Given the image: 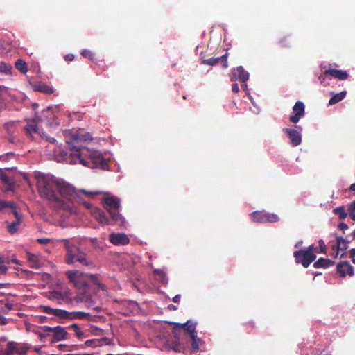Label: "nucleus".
Returning a JSON list of instances; mask_svg holds the SVG:
<instances>
[{
    "mask_svg": "<svg viewBox=\"0 0 355 355\" xmlns=\"http://www.w3.org/2000/svg\"><path fill=\"white\" fill-rule=\"evenodd\" d=\"M37 186L42 197L46 198L51 206L73 211L75 203L80 200V194L96 195L100 191L87 192L85 190L77 191L71 184L44 175L37 179Z\"/></svg>",
    "mask_w": 355,
    "mask_h": 355,
    "instance_id": "nucleus-1",
    "label": "nucleus"
},
{
    "mask_svg": "<svg viewBox=\"0 0 355 355\" xmlns=\"http://www.w3.org/2000/svg\"><path fill=\"white\" fill-rule=\"evenodd\" d=\"M55 159L58 162L65 161L72 164H80L92 168L101 167L105 169L107 166L106 160L99 151L74 144L70 146L69 153L60 147L56 148Z\"/></svg>",
    "mask_w": 355,
    "mask_h": 355,
    "instance_id": "nucleus-2",
    "label": "nucleus"
},
{
    "mask_svg": "<svg viewBox=\"0 0 355 355\" xmlns=\"http://www.w3.org/2000/svg\"><path fill=\"white\" fill-rule=\"evenodd\" d=\"M50 298L57 300L60 304L67 305L69 308H74L79 303H84L87 309L98 310L99 307L96 305V302L90 295L83 293L76 294L73 296L70 289L67 286H62L54 290L50 293Z\"/></svg>",
    "mask_w": 355,
    "mask_h": 355,
    "instance_id": "nucleus-3",
    "label": "nucleus"
},
{
    "mask_svg": "<svg viewBox=\"0 0 355 355\" xmlns=\"http://www.w3.org/2000/svg\"><path fill=\"white\" fill-rule=\"evenodd\" d=\"M66 275L69 282L77 290V294L89 295L88 290L90 282L96 285L101 290H105V286L101 283L99 277L96 275L85 273L77 270L67 271Z\"/></svg>",
    "mask_w": 355,
    "mask_h": 355,
    "instance_id": "nucleus-4",
    "label": "nucleus"
},
{
    "mask_svg": "<svg viewBox=\"0 0 355 355\" xmlns=\"http://www.w3.org/2000/svg\"><path fill=\"white\" fill-rule=\"evenodd\" d=\"M102 202L105 209L110 214L112 224H115L120 227L124 226L125 223V218L119 214L121 207L120 199L107 194L103 198Z\"/></svg>",
    "mask_w": 355,
    "mask_h": 355,
    "instance_id": "nucleus-5",
    "label": "nucleus"
},
{
    "mask_svg": "<svg viewBox=\"0 0 355 355\" xmlns=\"http://www.w3.org/2000/svg\"><path fill=\"white\" fill-rule=\"evenodd\" d=\"M63 242L67 248L66 261L68 264L79 263L90 268L94 267L93 263L88 259L84 252L76 246L70 245L69 240L63 239Z\"/></svg>",
    "mask_w": 355,
    "mask_h": 355,
    "instance_id": "nucleus-6",
    "label": "nucleus"
},
{
    "mask_svg": "<svg viewBox=\"0 0 355 355\" xmlns=\"http://www.w3.org/2000/svg\"><path fill=\"white\" fill-rule=\"evenodd\" d=\"M6 207L11 208L12 212L15 216V221L12 223L7 222V229L8 232L11 234H14L17 231L18 227L21 223L22 216L17 212L16 209V203L12 201L0 200V210H2Z\"/></svg>",
    "mask_w": 355,
    "mask_h": 355,
    "instance_id": "nucleus-7",
    "label": "nucleus"
},
{
    "mask_svg": "<svg viewBox=\"0 0 355 355\" xmlns=\"http://www.w3.org/2000/svg\"><path fill=\"white\" fill-rule=\"evenodd\" d=\"M29 349L26 343L8 342L5 348L0 349V355H26Z\"/></svg>",
    "mask_w": 355,
    "mask_h": 355,
    "instance_id": "nucleus-8",
    "label": "nucleus"
},
{
    "mask_svg": "<svg viewBox=\"0 0 355 355\" xmlns=\"http://www.w3.org/2000/svg\"><path fill=\"white\" fill-rule=\"evenodd\" d=\"M40 120V119L37 117L33 120H28L27 121V125L24 127L26 135L33 138V133L38 134L42 139L51 144H54L56 141L55 138L50 137L43 132H40V128L38 127V122Z\"/></svg>",
    "mask_w": 355,
    "mask_h": 355,
    "instance_id": "nucleus-9",
    "label": "nucleus"
},
{
    "mask_svg": "<svg viewBox=\"0 0 355 355\" xmlns=\"http://www.w3.org/2000/svg\"><path fill=\"white\" fill-rule=\"evenodd\" d=\"M44 330L46 331V334H50L52 337L53 343L65 340L69 338V334L66 329L61 326L53 327L44 326Z\"/></svg>",
    "mask_w": 355,
    "mask_h": 355,
    "instance_id": "nucleus-10",
    "label": "nucleus"
},
{
    "mask_svg": "<svg viewBox=\"0 0 355 355\" xmlns=\"http://www.w3.org/2000/svg\"><path fill=\"white\" fill-rule=\"evenodd\" d=\"M348 77V73L345 71L336 70L329 68L326 70L324 73H321L318 79L322 84L328 85L329 84V80L331 78H337L339 80H345Z\"/></svg>",
    "mask_w": 355,
    "mask_h": 355,
    "instance_id": "nucleus-11",
    "label": "nucleus"
},
{
    "mask_svg": "<svg viewBox=\"0 0 355 355\" xmlns=\"http://www.w3.org/2000/svg\"><path fill=\"white\" fill-rule=\"evenodd\" d=\"M296 262L301 263L304 268H307L316 258L313 252L301 250L294 252Z\"/></svg>",
    "mask_w": 355,
    "mask_h": 355,
    "instance_id": "nucleus-12",
    "label": "nucleus"
},
{
    "mask_svg": "<svg viewBox=\"0 0 355 355\" xmlns=\"http://www.w3.org/2000/svg\"><path fill=\"white\" fill-rule=\"evenodd\" d=\"M283 131L286 134L290 139V144L293 146H297L302 143V131L301 126H295V128H285Z\"/></svg>",
    "mask_w": 355,
    "mask_h": 355,
    "instance_id": "nucleus-13",
    "label": "nucleus"
},
{
    "mask_svg": "<svg viewBox=\"0 0 355 355\" xmlns=\"http://www.w3.org/2000/svg\"><path fill=\"white\" fill-rule=\"evenodd\" d=\"M230 76L231 81L239 80L242 83L241 87L245 90L248 89L246 81L249 78V73L243 70V68H234Z\"/></svg>",
    "mask_w": 355,
    "mask_h": 355,
    "instance_id": "nucleus-14",
    "label": "nucleus"
},
{
    "mask_svg": "<svg viewBox=\"0 0 355 355\" xmlns=\"http://www.w3.org/2000/svg\"><path fill=\"white\" fill-rule=\"evenodd\" d=\"M252 219L253 221L259 223H275L279 220V217L274 214L257 211L252 214Z\"/></svg>",
    "mask_w": 355,
    "mask_h": 355,
    "instance_id": "nucleus-15",
    "label": "nucleus"
},
{
    "mask_svg": "<svg viewBox=\"0 0 355 355\" xmlns=\"http://www.w3.org/2000/svg\"><path fill=\"white\" fill-rule=\"evenodd\" d=\"M293 114L290 116L289 120L293 123H297L304 116V104L302 101L296 102L293 107Z\"/></svg>",
    "mask_w": 355,
    "mask_h": 355,
    "instance_id": "nucleus-16",
    "label": "nucleus"
},
{
    "mask_svg": "<svg viewBox=\"0 0 355 355\" xmlns=\"http://www.w3.org/2000/svg\"><path fill=\"white\" fill-rule=\"evenodd\" d=\"M202 64L206 65H218V67H227V53L218 57H211L208 59H203Z\"/></svg>",
    "mask_w": 355,
    "mask_h": 355,
    "instance_id": "nucleus-17",
    "label": "nucleus"
},
{
    "mask_svg": "<svg viewBox=\"0 0 355 355\" xmlns=\"http://www.w3.org/2000/svg\"><path fill=\"white\" fill-rule=\"evenodd\" d=\"M89 316L90 314L85 311H68L66 310H62L61 319L84 320L87 319Z\"/></svg>",
    "mask_w": 355,
    "mask_h": 355,
    "instance_id": "nucleus-18",
    "label": "nucleus"
},
{
    "mask_svg": "<svg viewBox=\"0 0 355 355\" xmlns=\"http://www.w3.org/2000/svg\"><path fill=\"white\" fill-rule=\"evenodd\" d=\"M90 212L92 215L101 224H109L111 223V218L109 219L105 212L97 207H90Z\"/></svg>",
    "mask_w": 355,
    "mask_h": 355,
    "instance_id": "nucleus-19",
    "label": "nucleus"
},
{
    "mask_svg": "<svg viewBox=\"0 0 355 355\" xmlns=\"http://www.w3.org/2000/svg\"><path fill=\"white\" fill-rule=\"evenodd\" d=\"M337 271L341 277H345L347 275H354V268L347 261L339 263L337 265Z\"/></svg>",
    "mask_w": 355,
    "mask_h": 355,
    "instance_id": "nucleus-20",
    "label": "nucleus"
},
{
    "mask_svg": "<svg viewBox=\"0 0 355 355\" xmlns=\"http://www.w3.org/2000/svg\"><path fill=\"white\" fill-rule=\"evenodd\" d=\"M12 309V304L0 301V325H5L8 323V319L3 315L7 314Z\"/></svg>",
    "mask_w": 355,
    "mask_h": 355,
    "instance_id": "nucleus-21",
    "label": "nucleus"
},
{
    "mask_svg": "<svg viewBox=\"0 0 355 355\" xmlns=\"http://www.w3.org/2000/svg\"><path fill=\"white\" fill-rule=\"evenodd\" d=\"M110 241L114 245H125L129 243V238L125 234L112 233L110 235Z\"/></svg>",
    "mask_w": 355,
    "mask_h": 355,
    "instance_id": "nucleus-22",
    "label": "nucleus"
},
{
    "mask_svg": "<svg viewBox=\"0 0 355 355\" xmlns=\"http://www.w3.org/2000/svg\"><path fill=\"white\" fill-rule=\"evenodd\" d=\"M349 241L342 236L336 237V243L332 245L333 250H336L334 257H337L339 250H345L348 247Z\"/></svg>",
    "mask_w": 355,
    "mask_h": 355,
    "instance_id": "nucleus-23",
    "label": "nucleus"
},
{
    "mask_svg": "<svg viewBox=\"0 0 355 355\" xmlns=\"http://www.w3.org/2000/svg\"><path fill=\"white\" fill-rule=\"evenodd\" d=\"M26 257L31 268H40L43 265L42 259L39 255L27 252Z\"/></svg>",
    "mask_w": 355,
    "mask_h": 355,
    "instance_id": "nucleus-24",
    "label": "nucleus"
},
{
    "mask_svg": "<svg viewBox=\"0 0 355 355\" xmlns=\"http://www.w3.org/2000/svg\"><path fill=\"white\" fill-rule=\"evenodd\" d=\"M65 137L70 136L75 142L78 143L79 141H88L92 140V138L89 133L85 134H72L71 130L65 131Z\"/></svg>",
    "mask_w": 355,
    "mask_h": 355,
    "instance_id": "nucleus-25",
    "label": "nucleus"
},
{
    "mask_svg": "<svg viewBox=\"0 0 355 355\" xmlns=\"http://www.w3.org/2000/svg\"><path fill=\"white\" fill-rule=\"evenodd\" d=\"M181 326L184 330L189 333L191 338H197V332L196 331V323L188 320L184 324H177Z\"/></svg>",
    "mask_w": 355,
    "mask_h": 355,
    "instance_id": "nucleus-26",
    "label": "nucleus"
},
{
    "mask_svg": "<svg viewBox=\"0 0 355 355\" xmlns=\"http://www.w3.org/2000/svg\"><path fill=\"white\" fill-rule=\"evenodd\" d=\"M334 264V261L329 259L320 258L314 263L313 266L315 268H328L333 266Z\"/></svg>",
    "mask_w": 355,
    "mask_h": 355,
    "instance_id": "nucleus-27",
    "label": "nucleus"
},
{
    "mask_svg": "<svg viewBox=\"0 0 355 355\" xmlns=\"http://www.w3.org/2000/svg\"><path fill=\"white\" fill-rule=\"evenodd\" d=\"M42 309H43L44 312L49 315H53L57 316L60 318H62L63 309H53L49 306H44L42 307Z\"/></svg>",
    "mask_w": 355,
    "mask_h": 355,
    "instance_id": "nucleus-28",
    "label": "nucleus"
},
{
    "mask_svg": "<svg viewBox=\"0 0 355 355\" xmlns=\"http://www.w3.org/2000/svg\"><path fill=\"white\" fill-rule=\"evenodd\" d=\"M333 212L338 215L340 220H344L349 215V211H346L344 206H339L333 209Z\"/></svg>",
    "mask_w": 355,
    "mask_h": 355,
    "instance_id": "nucleus-29",
    "label": "nucleus"
},
{
    "mask_svg": "<svg viewBox=\"0 0 355 355\" xmlns=\"http://www.w3.org/2000/svg\"><path fill=\"white\" fill-rule=\"evenodd\" d=\"M5 127L7 130V132L10 135L9 141L11 143H14L15 141V138L12 136V134L15 132L16 129V123L14 122H10L5 125Z\"/></svg>",
    "mask_w": 355,
    "mask_h": 355,
    "instance_id": "nucleus-30",
    "label": "nucleus"
},
{
    "mask_svg": "<svg viewBox=\"0 0 355 355\" xmlns=\"http://www.w3.org/2000/svg\"><path fill=\"white\" fill-rule=\"evenodd\" d=\"M345 95H346L345 91H343L340 93L334 94L332 96V97L330 98V100L329 101V104L334 105V104H336V103L340 102L345 97Z\"/></svg>",
    "mask_w": 355,
    "mask_h": 355,
    "instance_id": "nucleus-31",
    "label": "nucleus"
},
{
    "mask_svg": "<svg viewBox=\"0 0 355 355\" xmlns=\"http://www.w3.org/2000/svg\"><path fill=\"white\" fill-rule=\"evenodd\" d=\"M69 329L73 330L75 335L79 338L82 339L85 338V332L81 330V329L76 324H73L69 327Z\"/></svg>",
    "mask_w": 355,
    "mask_h": 355,
    "instance_id": "nucleus-32",
    "label": "nucleus"
},
{
    "mask_svg": "<svg viewBox=\"0 0 355 355\" xmlns=\"http://www.w3.org/2000/svg\"><path fill=\"white\" fill-rule=\"evenodd\" d=\"M0 179L2 180L3 183H5L8 186L9 189H12L14 184V181L10 177L6 175L4 172H1Z\"/></svg>",
    "mask_w": 355,
    "mask_h": 355,
    "instance_id": "nucleus-33",
    "label": "nucleus"
},
{
    "mask_svg": "<svg viewBox=\"0 0 355 355\" xmlns=\"http://www.w3.org/2000/svg\"><path fill=\"white\" fill-rule=\"evenodd\" d=\"M35 88L37 90L45 94H52L53 92V88L44 83H38L35 85Z\"/></svg>",
    "mask_w": 355,
    "mask_h": 355,
    "instance_id": "nucleus-34",
    "label": "nucleus"
},
{
    "mask_svg": "<svg viewBox=\"0 0 355 355\" xmlns=\"http://www.w3.org/2000/svg\"><path fill=\"white\" fill-rule=\"evenodd\" d=\"M154 274L157 277V279L162 283V284H166L167 283V279L166 277V275L164 272L159 269H156L154 270Z\"/></svg>",
    "mask_w": 355,
    "mask_h": 355,
    "instance_id": "nucleus-35",
    "label": "nucleus"
},
{
    "mask_svg": "<svg viewBox=\"0 0 355 355\" xmlns=\"http://www.w3.org/2000/svg\"><path fill=\"white\" fill-rule=\"evenodd\" d=\"M10 49V44L0 40V54H4Z\"/></svg>",
    "mask_w": 355,
    "mask_h": 355,
    "instance_id": "nucleus-36",
    "label": "nucleus"
},
{
    "mask_svg": "<svg viewBox=\"0 0 355 355\" xmlns=\"http://www.w3.org/2000/svg\"><path fill=\"white\" fill-rule=\"evenodd\" d=\"M81 55L90 60H95V54L89 49H83L81 52Z\"/></svg>",
    "mask_w": 355,
    "mask_h": 355,
    "instance_id": "nucleus-37",
    "label": "nucleus"
},
{
    "mask_svg": "<svg viewBox=\"0 0 355 355\" xmlns=\"http://www.w3.org/2000/svg\"><path fill=\"white\" fill-rule=\"evenodd\" d=\"M349 216L355 221V200L352 201L348 207Z\"/></svg>",
    "mask_w": 355,
    "mask_h": 355,
    "instance_id": "nucleus-38",
    "label": "nucleus"
},
{
    "mask_svg": "<svg viewBox=\"0 0 355 355\" xmlns=\"http://www.w3.org/2000/svg\"><path fill=\"white\" fill-rule=\"evenodd\" d=\"M8 267L4 260L0 258V274H4L6 272Z\"/></svg>",
    "mask_w": 355,
    "mask_h": 355,
    "instance_id": "nucleus-39",
    "label": "nucleus"
},
{
    "mask_svg": "<svg viewBox=\"0 0 355 355\" xmlns=\"http://www.w3.org/2000/svg\"><path fill=\"white\" fill-rule=\"evenodd\" d=\"M279 43L281 44L282 46H284V47H288V46H289V44H290L288 38L287 37H284L282 39H280Z\"/></svg>",
    "mask_w": 355,
    "mask_h": 355,
    "instance_id": "nucleus-40",
    "label": "nucleus"
},
{
    "mask_svg": "<svg viewBox=\"0 0 355 355\" xmlns=\"http://www.w3.org/2000/svg\"><path fill=\"white\" fill-rule=\"evenodd\" d=\"M26 62L23 59L19 58L15 62V67H26Z\"/></svg>",
    "mask_w": 355,
    "mask_h": 355,
    "instance_id": "nucleus-41",
    "label": "nucleus"
},
{
    "mask_svg": "<svg viewBox=\"0 0 355 355\" xmlns=\"http://www.w3.org/2000/svg\"><path fill=\"white\" fill-rule=\"evenodd\" d=\"M58 348L63 352H69L71 351V346L64 344H60L58 345Z\"/></svg>",
    "mask_w": 355,
    "mask_h": 355,
    "instance_id": "nucleus-42",
    "label": "nucleus"
},
{
    "mask_svg": "<svg viewBox=\"0 0 355 355\" xmlns=\"http://www.w3.org/2000/svg\"><path fill=\"white\" fill-rule=\"evenodd\" d=\"M319 246H320V251L319 252L322 253L325 252L326 250V245L322 239L319 240L318 241Z\"/></svg>",
    "mask_w": 355,
    "mask_h": 355,
    "instance_id": "nucleus-43",
    "label": "nucleus"
},
{
    "mask_svg": "<svg viewBox=\"0 0 355 355\" xmlns=\"http://www.w3.org/2000/svg\"><path fill=\"white\" fill-rule=\"evenodd\" d=\"M46 120H47V123H49V125L50 126L57 125L59 124L57 118H55L54 116L52 118V121H51V119H48Z\"/></svg>",
    "mask_w": 355,
    "mask_h": 355,
    "instance_id": "nucleus-44",
    "label": "nucleus"
},
{
    "mask_svg": "<svg viewBox=\"0 0 355 355\" xmlns=\"http://www.w3.org/2000/svg\"><path fill=\"white\" fill-rule=\"evenodd\" d=\"M36 334H38L41 340L48 336H50V334H46V331L44 330V327H42V331H36Z\"/></svg>",
    "mask_w": 355,
    "mask_h": 355,
    "instance_id": "nucleus-45",
    "label": "nucleus"
},
{
    "mask_svg": "<svg viewBox=\"0 0 355 355\" xmlns=\"http://www.w3.org/2000/svg\"><path fill=\"white\" fill-rule=\"evenodd\" d=\"M352 261L355 264V248H352L349 252Z\"/></svg>",
    "mask_w": 355,
    "mask_h": 355,
    "instance_id": "nucleus-46",
    "label": "nucleus"
},
{
    "mask_svg": "<svg viewBox=\"0 0 355 355\" xmlns=\"http://www.w3.org/2000/svg\"><path fill=\"white\" fill-rule=\"evenodd\" d=\"M192 343L191 346L193 349H198V343L197 342V338H191Z\"/></svg>",
    "mask_w": 355,
    "mask_h": 355,
    "instance_id": "nucleus-47",
    "label": "nucleus"
},
{
    "mask_svg": "<svg viewBox=\"0 0 355 355\" xmlns=\"http://www.w3.org/2000/svg\"><path fill=\"white\" fill-rule=\"evenodd\" d=\"M97 343L96 340H88L85 342V344L88 347H95L96 343Z\"/></svg>",
    "mask_w": 355,
    "mask_h": 355,
    "instance_id": "nucleus-48",
    "label": "nucleus"
},
{
    "mask_svg": "<svg viewBox=\"0 0 355 355\" xmlns=\"http://www.w3.org/2000/svg\"><path fill=\"white\" fill-rule=\"evenodd\" d=\"M305 250L310 251V252H313L314 253L315 252H318V253L319 252V250H318V248L316 247H315L314 245H311Z\"/></svg>",
    "mask_w": 355,
    "mask_h": 355,
    "instance_id": "nucleus-49",
    "label": "nucleus"
},
{
    "mask_svg": "<svg viewBox=\"0 0 355 355\" xmlns=\"http://www.w3.org/2000/svg\"><path fill=\"white\" fill-rule=\"evenodd\" d=\"M12 68H0V72L5 74H10Z\"/></svg>",
    "mask_w": 355,
    "mask_h": 355,
    "instance_id": "nucleus-50",
    "label": "nucleus"
},
{
    "mask_svg": "<svg viewBox=\"0 0 355 355\" xmlns=\"http://www.w3.org/2000/svg\"><path fill=\"white\" fill-rule=\"evenodd\" d=\"M338 229L344 231L348 229V225L346 223H341L338 224Z\"/></svg>",
    "mask_w": 355,
    "mask_h": 355,
    "instance_id": "nucleus-51",
    "label": "nucleus"
},
{
    "mask_svg": "<svg viewBox=\"0 0 355 355\" xmlns=\"http://www.w3.org/2000/svg\"><path fill=\"white\" fill-rule=\"evenodd\" d=\"M232 92L234 93H238L239 91V87L237 83H233L232 85Z\"/></svg>",
    "mask_w": 355,
    "mask_h": 355,
    "instance_id": "nucleus-52",
    "label": "nucleus"
},
{
    "mask_svg": "<svg viewBox=\"0 0 355 355\" xmlns=\"http://www.w3.org/2000/svg\"><path fill=\"white\" fill-rule=\"evenodd\" d=\"M74 59V55L73 54H67L64 56V60L66 61H72Z\"/></svg>",
    "mask_w": 355,
    "mask_h": 355,
    "instance_id": "nucleus-53",
    "label": "nucleus"
},
{
    "mask_svg": "<svg viewBox=\"0 0 355 355\" xmlns=\"http://www.w3.org/2000/svg\"><path fill=\"white\" fill-rule=\"evenodd\" d=\"M37 241L39 243H40L42 244H46L50 241V239H38Z\"/></svg>",
    "mask_w": 355,
    "mask_h": 355,
    "instance_id": "nucleus-54",
    "label": "nucleus"
},
{
    "mask_svg": "<svg viewBox=\"0 0 355 355\" xmlns=\"http://www.w3.org/2000/svg\"><path fill=\"white\" fill-rule=\"evenodd\" d=\"M180 299H181V295H180V294H178V295H176L173 298V302H175V303H178V302H180Z\"/></svg>",
    "mask_w": 355,
    "mask_h": 355,
    "instance_id": "nucleus-55",
    "label": "nucleus"
},
{
    "mask_svg": "<svg viewBox=\"0 0 355 355\" xmlns=\"http://www.w3.org/2000/svg\"><path fill=\"white\" fill-rule=\"evenodd\" d=\"M0 67H11V64L10 63H7V62H1Z\"/></svg>",
    "mask_w": 355,
    "mask_h": 355,
    "instance_id": "nucleus-56",
    "label": "nucleus"
},
{
    "mask_svg": "<svg viewBox=\"0 0 355 355\" xmlns=\"http://www.w3.org/2000/svg\"><path fill=\"white\" fill-rule=\"evenodd\" d=\"M20 71L23 73H26L28 71V68H19Z\"/></svg>",
    "mask_w": 355,
    "mask_h": 355,
    "instance_id": "nucleus-57",
    "label": "nucleus"
},
{
    "mask_svg": "<svg viewBox=\"0 0 355 355\" xmlns=\"http://www.w3.org/2000/svg\"><path fill=\"white\" fill-rule=\"evenodd\" d=\"M168 308H169V309H171V310H176V309H177V308L175 307V306H174V305H173V304H170V305L168 306Z\"/></svg>",
    "mask_w": 355,
    "mask_h": 355,
    "instance_id": "nucleus-58",
    "label": "nucleus"
},
{
    "mask_svg": "<svg viewBox=\"0 0 355 355\" xmlns=\"http://www.w3.org/2000/svg\"><path fill=\"white\" fill-rule=\"evenodd\" d=\"M349 189L351 191H355V184H351Z\"/></svg>",
    "mask_w": 355,
    "mask_h": 355,
    "instance_id": "nucleus-59",
    "label": "nucleus"
},
{
    "mask_svg": "<svg viewBox=\"0 0 355 355\" xmlns=\"http://www.w3.org/2000/svg\"><path fill=\"white\" fill-rule=\"evenodd\" d=\"M11 261L17 264H19V261L17 259H12Z\"/></svg>",
    "mask_w": 355,
    "mask_h": 355,
    "instance_id": "nucleus-60",
    "label": "nucleus"
},
{
    "mask_svg": "<svg viewBox=\"0 0 355 355\" xmlns=\"http://www.w3.org/2000/svg\"><path fill=\"white\" fill-rule=\"evenodd\" d=\"M352 239H355V230H354V232L352 233Z\"/></svg>",
    "mask_w": 355,
    "mask_h": 355,
    "instance_id": "nucleus-61",
    "label": "nucleus"
},
{
    "mask_svg": "<svg viewBox=\"0 0 355 355\" xmlns=\"http://www.w3.org/2000/svg\"><path fill=\"white\" fill-rule=\"evenodd\" d=\"M302 241L301 242H298L297 243H296L295 247L296 248L299 247L302 244Z\"/></svg>",
    "mask_w": 355,
    "mask_h": 355,
    "instance_id": "nucleus-62",
    "label": "nucleus"
},
{
    "mask_svg": "<svg viewBox=\"0 0 355 355\" xmlns=\"http://www.w3.org/2000/svg\"><path fill=\"white\" fill-rule=\"evenodd\" d=\"M6 90V87H1L0 86V92H2V90Z\"/></svg>",
    "mask_w": 355,
    "mask_h": 355,
    "instance_id": "nucleus-63",
    "label": "nucleus"
},
{
    "mask_svg": "<svg viewBox=\"0 0 355 355\" xmlns=\"http://www.w3.org/2000/svg\"><path fill=\"white\" fill-rule=\"evenodd\" d=\"M35 350L36 352H38V351H39V349H37V348H35Z\"/></svg>",
    "mask_w": 355,
    "mask_h": 355,
    "instance_id": "nucleus-64",
    "label": "nucleus"
}]
</instances>
